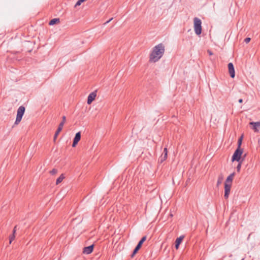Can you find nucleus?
<instances>
[{
    "label": "nucleus",
    "mask_w": 260,
    "mask_h": 260,
    "mask_svg": "<svg viewBox=\"0 0 260 260\" xmlns=\"http://www.w3.org/2000/svg\"><path fill=\"white\" fill-rule=\"evenodd\" d=\"M162 153L168 154V150H167V148L166 147L164 148V151H163Z\"/></svg>",
    "instance_id": "28"
},
{
    "label": "nucleus",
    "mask_w": 260,
    "mask_h": 260,
    "mask_svg": "<svg viewBox=\"0 0 260 260\" xmlns=\"http://www.w3.org/2000/svg\"><path fill=\"white\" fill-rule=\"evenodd\" d=\"M57 170L56 169H53L51 171H50V173L51 175H54L57 173Z\"/></svg>",
    "instance_id": "24"
},
{
    "label": "nucleus",
    "mask_w": 260,
    "mask_h": 260,
    "mask_svg": "<svg viewBox=\"0 0 260 260\" xmlns=\"http://www.w3.org/2000/svg\"><path fill=\"white\" fill-rule=\"evenodd\" d=\"M86 0H78L75 4V7L80 6L82 3L85 2Z\"/></svg>",
    "instance_id": "23"
},
{
    "label": "nucleus",
    "mask_w": 260,
    "mask_h": 260,
    "mask_svg": "<svg viewBox=\"0 0 260 260\" xmlns=\"http://www.w3.org/2000/svg\"><path fill=\"white\" fill-rule=\"evenodd\" d=\"M66 117L65 116H63L62 117V121L61 122L59 123V125H58V127L54 134V140L55 141L56 140V139L57 138L59 133L60 132V131L62 130V127L63 126V125L66 122Z\"/></svg>",
    "instance_id": "5"
},
{
    "label": "nucleus",
    "mask_w": 260,
    "mask_h": 260,
    "mask_svg": "<svg viewBox=\"0 0 260 260\" xmlns=\"http://www.w3.org/2000/svg\"><path fill=\"white\" fill-rule=\"evenodd\" d=\"M242 153H243L242 149L237 148L232 157V161L233 162L234 161H242V160H241V155L242 154Z\"/></svg>",
    "instance_id": "3"
},
{
    "label": "nucleus",
    "mask_w": 260,
    "mask_h": 260,
    "mask_svg": "<svg viewBox=\"0 0 260 260\" xmlns=\"http://www.w3.org/2000/svg\"><path fill=\"white\" fill-rule=\"evenodd\" d=\"M22 117H23L22 116L17 114L16 119V120L15 122V124L17 125V124H19V122L21 121Z\"/></svg>",
    "instance_id": "18"
},
{
    "label": "nucleus",
    "mask_w": 260,
    "mask_h": 260,
    "mask_svg": "<svg viewBox=\"0 0 260 260\" xmlns=\"http://www.w3.org/2000/svg\"><path fill=\"white\" fill-rule=\"evenodd\" d=\"M93 247H94V245H93V244L89 246L85 247L83 249V252L84 253L87 254H90L92 252V251L93 250Z\"/></svg>",
    "instance_id": "11"
},
{
    "label": "nucleus",
    "mask_w": 260,
    "mask_h": 260,
    "mask_svg": "<svg viewBox=\"0 0 260 260\" xmlns=\"http://www.w3.org/2000/svg\"><path fill=\"white\" fill-rule=\"evenodd\" d=\"M239 163L236 167V169H237V172H239L240 171V169H241V164L242 163V161H238Z\"/></svg>",
    "instance_id": "21"
},
{
    "label": "nucleus",
    "mask_w": 260,
    "mask_h": 260,
    "mask_svg": "<svg viewBox=\"0 0 260 260\" xmlns=\"http://www.w3.org/2000/svg\"><path fill=\"white\" fill-rule=\"evenodd\" d=\"M251 40V39L250 38H246L244 39V42L246 43H249Z\"/></svg>",
    "instance_id": "25"
},
{
    "label": "nucleus",
    "mask_w": 260,
    "mask_h": 260,
    "mask_svg": "<svg viewBox=\"0 0 260 260\" xmlns=\"http://www.w3.org/2000/svg\"><path fill=\"white\" fill-rule=\"evenodd\" d=\"M223 180V176L222 174H220L218 176L217 181V186H218L220 184H221L222 181Z\"/></svg>",
    "instance_id": "16"
},
{
    "label": "nucleus",
    "mask_w": 260,
    "mask_h": 260,
    "mask_svg": "<svg viewBox=\"0 0 260 260\" xmlns=\"http://www.w3.org/2000/svg\"><path fill=\"white\" fill-rule=\"evenodd\" d=\"M228 69L231 77L234 78L235 76V72L233 63L230 62L228 64Z\"/></svg>",
    "instance_id": "9"
},
{
    "label": "nucleus",
    "mask_w": 260,
    "mask_h": 260,
    "mask_svg": "<svg viewBox=\"0 0 260 260\" xmlns=\"http://www.w3.org/2000/svg\"><path fill=\"white\" fill-rule=\"evenodd\" d=\"M15 238V235L14 234H12L11 235L9 236V243L11 244L12 241L14 240Z\"/></svg>",
    "instance_id": "20"
},
{
    "label": "nucleus",
    "mask_w": 260,
    "mask_h": 260,
    "mask_svg": "<svg viewBox=\"0 0 260 260\" xmlns=\"http://www.w3.org/2000/svg\"><path fill=\"white\" fill-rule=\"evenodd\" d=\"M194 29L195 33L197 35H200L202 33V21L200 19L195 17L193 19Z\"/></svg>",
    "instance_id": "2"
},
{
    "label": "nucleus",
    "mask_w": 260,
    "mask_h": 260,
    "mask_svg": "<svg viewBox=\"0 0 260 260\" xmlns=\"http://www.w3.org/2000/svg\"><path fill=\"white\" fill-rule=\"evenodd\" d=\"M166 159V158L165 157H164V156H162V155H161L159 159H158V162L159 163H160L161 164L162 162H163Z\"/></svg>",
    "instance_id": "22"
},
{
    "label": "nucleus",
    "mask_w": 260,
    "mask_h": 260,
    "mask_svg": "<svg viewBox=\"0 0 260 260\" xmlns=\"http://www.w3.org/2000/svg\"><path fill=\"white\" fill-rule=\"evenodd\" d=\"M249 125L252 126V129L254 132H258L260 130V121L257 122H250Z\"/></svg>",
    "instance_id": "6"
},
{
    "label": "nucleus",
    "mask_w": 260,
    "mask_h": 260,
    "mask_svg": "<svg viewBox=\"0 0 260 260\" xmlns=\"http://www.w3.org/2000/svg\"><path fill=\"white\" fill-rule=\"evenodd\" d=\"M25 107L23 106H21L18 108L17 114L23 116L25 112Z\"/></svg>",
    "instance_id": "14"
},
{
    "label": "nucleus",
    "mask_w": 260,
    "mask_h": 260,
    "mask_svg": "<svg viewBox=\"0 0 260 260\" xmlns=\"http://www.w3.org/2000/svg\"><path fill=\"white\" fill-rule=\"evenodd\" d=\"M165 50V46L162 43L155 46L150 54L149 62H155L157 61L163 56Z\"/></svg>",
    "instance_id": "1"
},
{
    "label": "nucleus",
    "mask_w": 260,
    "mask_h": 260,
    "mask_svg": "<svg viewBox=\"0 0 260 260\" xmlns=\"http://www.w3.org/2000/svg\"><path fill=\"white\" fill-rule=\"evenodd\" d=\"M235 175V173L233 172V173L231 174L226 179V180L224 182V184H231L232 183V181L234 178V177Z\"/></svg>",
    "instance_id": "12"
},
{
    "label": "nucleus",
    "mask_w": 260,
    "mask_h": 260,
    "mask_svg": "<svg viewBox=\"0 0 260 260\" xmlns=\"http://www.w3.org/2000/svg\"><path fill=\"white\" fill-rule=\"evenodd\" d=\"M161 155L164 156V157H165L166 159L167 158L168 154L162 153Z\"/></svg>",
    "instance_id": "29"
},
{
    "label": "nucleus",
    "mask_w": 260,
    "mask_h": 260,
    "mask_svg": "<svg viewBox=\"0 0 260 260\" xmlns=\"http://www.w3.org/2000/svg\"><path fill=\"white\" fill-rule=\"evenodd\" d=\"M16 230H17V225L14 226V228L13 229V233L12 234H15Z\"/></svg>",
    "instance_id": "26"
},
{
    "label": "nucleus",
    "mask_w": 260,
    "mask_h": 260,
    "mask_svg": "<svg viewBox=\"0 0 260 260\" xmlns=\"http://www.w3.org/2000/svg\"><path fill=\"white\" fill-rule=\"evenodd\" d=\"M146 240V236H145L143 237L142 239L139 241L137 245L136 246L135 248L133 250L132 254H131V257H133L135 255V254L138 252V251L142 247L143 243Z\"/></svg>",
    "instance_id": "4"
},
{
    "label": "nucleus",
    "mask_w": 260,
    "mask_h": 260,
    "mask_svg": "<svg viewBox=\"0 0 260 260\" xmlns=\"http://www.w3.org/2000/svg\"><path fill=\"white\" fill-rule=\"evenodd\" d=\"M184 238V236H180L179 237L177 238L175 242V248L177 249L179 246V245L181 243L183 239Z\"/></svg>",
    "instance_id": "13"
},
{
    "label": "nucleus",
    "mask_w": 260,
    "mask_h": 260,
    "mask_svg": "<svg viewBox=\"0 0 260 260\" xmlns=\"http://www.w3.org/2000/svg\"><path fill=\"white\" fill-rule=\"evenodd\" d=\"M208 52L210 55H212L213 54L212 52L210 50H208Z\"/></svg>",
    "instance_id": "30"
},
{
    "label": "nucleus",
    "mask_w": 260,
    "mask_h": 260,
    "mask_svg": "<svg viewBox=\"0 0 260 260\" xmlns=\"http://www.w3.org/2000/svg\"><path fill=\"white\" fill-rule=\"evenodd\" d=\"M60 22L59 18H54L51 19L49 22V25H53L57 23H59Z\"/></svg>",
    "instance_id": "15"
},
{
    "label": "nucleus",
    "mask_w": 260,
    "mask_h": 260,
    "mask_svg": "<svg viewBox=\"0 0 260 260\" xmlns=\"http://www.w3.org/2000/svg\"><path fill=\"white\" fill-rule=\"evenodd\" d=\"M96 96V90L90 93L88 96L87 103L88 105L91 104V103L94 100Z\"/></svg>",
    "instance_id": "7"
},
{
    "label": "nucleus",
    "mask_w": 260,
    "mask_h": 260,
    "mask_svg": "<svg viewBox=\"0 0 260 260\" xmlns=\"http://www.w3.org/2000/svg\"><path fill=\"white\" fill-rule=\"evenodd\" d=\"M170 216H173V214L171 213V214H170Z\"/></svg>",
    "instance_id": "32"
},
{
    "label": "nucleus",
    "mask_w": 260,
    "mask_h": 260,
    "mask_svg": "<svg viewBox=\"0 0 260 260\" xmlns=\"http://www.w3.org/2000/svg\"><path fill=\"white\" fill-rule=\"evenodd\" d=\"M239 103H242L243 102V100L242 99H240L238 101Z\"/></svg>",
    "instance_id": "31"
},
{
    "label": "nucleus",
    "mask_w": 260,
    "mask_h": 260,
    "mask_svg": "<svg viewBox=\"0 0 260 260\" xmlns=\"http://www.w3.org/2000/svg\"><path fill=\"white\" fill-rule=\"evenodd\" d=\"M113 19V18H110L109 20L107 21L104 23V25H106L110 21H111Z\"/></svg>",
    "instance_id": "27"
},
{
    "label": "nucleus",
    "mask_w": 260,
    "mask_h": 260,
    "mask_svg": "<svg viewBox=\"0 0 260 260\" xmlns=\"http://www.w3.org/2000/svg\"><path fill=\"white\" fill-rule=\"evenodd\" d=\"M81 139V133L80 132L77 133L73 140L72 147H75Z\"/></svg>",
    "instance_id": "10"
},
{
    "label": "nucleus",
    "mask_w": 260,
    "mask_h": 260,
    "mask_svg": "<svg viewBox=\"0 0 260 260\" xmlns=\"http://www.w3.org/2000/svg\"><path fill=\"white\" fill-rule=\"evenodd\" d=\"M64 178V175L63 174H61L60 176L56 179V184H58L59 183L61 182Z\"/></svg>",
    "instance_id": "17"
},
{
    "label": "nucleus",
    "mask_w": 260,
    "mask_h": 260,
    "mask_svg": "<svg viewBox=\"0 0 260 260\" xmlns=\"http://www.w3.org/2000/svg\"><path fill=\"white\" fill-rule=\"evenodd\" d=\"M224 197L225 199H227L229 198V194L230 193L232 185L231 184H224Z\"/></svg>",
    "instance_id": "8"
},
{
    "label": "nucleus",
    "mask_w": 260,
    "mask_h": 260,
    "mask_svg": "<svg viewBox=\"0 0 260 260\" xmlns=\"http://www.w3.org/2000/svg\"><path fill=\"white\" fill-rule=\"evenodd\" d=\"M242 139H243V136H241L239 139H238V147L237 148H241V144H242Z\"/></svg>",
    "instance_id": "19"
}]
</instances>
